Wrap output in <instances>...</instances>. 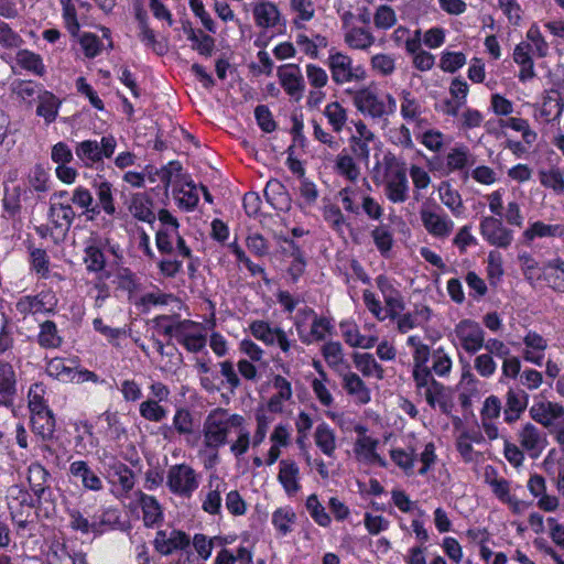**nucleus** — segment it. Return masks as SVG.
I'll list each match as a JSON object with an SVG mask.
<instances>
[{"mask_svg": "<svg viewBox=\"0 0 564 564\" xmlns=\"http://www.w3.org/2000/svg\"><path fill=\"white\" fill-rule=\"evenodd\" d=\"M32 431L43 440H51L55 432V417L52 410L31 414Z\"/></svg>", "mask_w": 564, "mask_h": 564, "instance_id": "37", "label": "nucleus"}, {"mask_svg": "<svg viewBox=\"0 0 564 564\" xmlns=\"http://www.w3.org/2000/svg\"><path fill=\"white\" fill-rule=\"evenodd\" d=\"M18 64L35 75L42 76L45 73V66L39 54H35L29 50H21L17 54Z\"/></svg>", "mask_w": 564, "mask_h": 564, "instance_id": "50", "label": "nucleus"}, {"mask_svg": "<svg viewBox=\"0 0 564 564\" xmlns=\"http://www.w3.org/2000/svg\"><path fill=\"white\" fill-rule=\"evenodd\" d=\"M338 375L343 378V387L348 394L356 395L362 404L370 401V391L357 373L348 369L341 370Z\"/></svg>", "mask_w": 564, "mask_h": 564, "instance_id": "30", "label": "nucleus"}, {"mask_svg": "<svg viewBox=\"0 0 564 564\" xmlns=\"http://www.w3.org/2000/svg\"><path fill=\"white\" fill-rule=\"evenodd\" d=\"M245 422L242 415L230 413L224 408H215L208 412L203 423L202 435L204 447L213 453L210 459H218L219 448L230 443L231 433Z\"/></svg>", "mask_w": 564, "mask_h": 564, "instance_id": "2", "label": "nucleus"}, {"mask_svg": "<svg viewBox=\"0 0 564 564\" xmlns=\"http://www.w3.org/2000/svg\"><path fill=\"white\" fill-rule=\"evenodd\" d=\"M412 377L419 393H423L429 405L434 408L443 397L445 387L436 381L430 367L413 368Z\"/></svg>", "mask_w": 564, "mask_h": 564, "instance_id": "13", "label": "nucleus"}, {"mask_svg": "<svg viewBox=\"0 0 564 564\" xmlns=\"http://www.w3.org/2000/svg\"><path fill=\"white\" fill-rule=\"evenodd\" d=\"M276 75L284 91L295 101H300L305 90V82L300 66L296 64L281 65Z\"/></svg>", "mask_w": 564, "mask_h": 564, "instance_id": "14", "label": "nucleus"}, {"mask_svg": "<svg viewBox=\"0 0 564 564\" xmlns=\"http://www.w3.org/2000/svg\"><path fill=\"white\" fill-rule=\"evenodd\" d=\"M327 66L333 82L337 85L365 79V70L360 66L354 67L351 57L341 52H330Z\"/></svg>", "mask_w": 564, "mask_h": 564, "instance_id": "6", "label": "nucleus"}, {"mask_svg": "<svg viewBox=\"0 0 564 564\" xmlns=\"http://www.w3.org/2000/svg\"><path fill=\"white\" fill-rule=\"evenodd\" d=\"M432 369L438 377L447 376L452 370V358L443 347H438L432 352Z\"/></svg>", "mask_w": 564, "mask_h": 564, "instance_id": "63", "label": "nucleus"}, {"mask_svg": "<svg viewBox=\"0 0 564 564\" xmlns=\"http://www.w3.org/2000/svg\"><path fill=\"white\" fill-rule=\"evenodd\" d=\"M384 194L393 204H401L409 198V181L404 164H389L384 173Z\"/></svg>", "mask_w": 564, "mask_h": 564, "instance_id": "5", "label": "nucleus"}, {"mask_svg": "<svg viewBox=\"0 0 564 564\" xmlns=\"http://www.w3.org/2000/svg\"><path fill=\"white\" fill-rule=\"evenodd\" d=\"M48 221L54 230V243L63 242L76 217L75 210L68 202H52L47 213Z\"/></svg>", "mask_w": 564, "mask_h": 564, "instance_id": "9", "label": "nucleus"}, {"mask_svg": "<svg viewBox=\"0 0 564 564\" xmlns=\"http://www.w3.org/2000/svg\"><path fill=\"white\" fill-rule=\"evenodd\" d=\"M117 149V139L112 134H106L100 140H84L75 145V155L84 167H98L105 159H110Z\"/></svg>", "mask_w": 564, "mask_h": 564, "instance_id": "3", "label": "nucleus"}, {"mask_svg": "<svg viewBox=\"0 0 564 564\" xmlns=\"http://www.w3.org/2000/svg\"><path fill=\"white\" fill-rule=\"evenodd\" d=\"M139 412L144 420L155 423L163 421L167 415V410L160 402L150 399L140 403Z\"/></svg>", "mask_w": 564, "mask_h": 564, "instance_id": "56", "label": "nucleus"}, {"mask_svg": "<svg viewBox=\"0 0 564 564\" xmlns=\"http://www.w3.org/2000/svg\"><path fill=\"white\" fill-rule=\"evenodd\" d=\"M303 312L306 315L313 317L310 334H302L301 324L299 322L295 323L300 340L303 344L311 345L313 341H322L326 338V334H330L333 332L334 326L330 319L327 317L317 316L315 311L308 307H306Z\"/></svg>", "mask_w": 564, "mask_h": 564, "instance_id": "19", "label": "nucleus"}, {"mask_svg": "<svg viewBox=\"0 0 564 564\" xmlns=\"http://www.w3.org/2000/svg\"><path fill=\"white\" fill-rule=\"evenodd\" d=\"M107 474L110 480L119 484L124 492L130 491L134 486V474L124 463L111 457L107 465Z\"/></svg>", "mask_w": 564, "mask_h": 564, "instance_id": "27", "label": "nucleus"}, {"mask_svg": "<svg viewBox=\"0 0 564 564\" xmlns=\"http://www.w3.org/2000/svg\"><path fill=\"white\" fill-rule=\"evenodd\" d=\"M57 303L55 295L51 292H41L36 295H25L15 303L17 311L23 315H35L39 313H51Z\"/></svg>", "mask_w": 564, "mask_h": 564, "instance_id": "15", "label": "nucleus"}, {"mask_svg": "<svg viewBox=\"0 0 564 564\" xmlns=\"http://www.w3.org/2000/svg\"><path fill=\"white\" fill-rule=\"evenodd\" d=\"M305 507L311 518L318 525L327 528L330 524V516L326 512L325 507L319 502L317 495H310L306 499Z\"/></svg>", "mask_w": 564, "mask_h": 564, "instance_id": "49", "label": "nucleus"}, {"mask_svg": "<svg viewBox=\"0 0 564 564\" xmlns=\"http://www.w3.org/2000/svg\"><path fill=\"white\" fill-rule=\"evenodd\" d=\"M447 173L462 171L475 164V158L466 145L451 149L445 158Z\"/></svg>", "mask_w": 564, "mask_h": 564, "instance_id": "34", "label": "nucleus"}, {"mask_svg": "<svg viewBox=\"0 0 564 564\" xmlns=\"http://www.w3.org/2000/svg\"><path fill=\"white\" fill-rule=\"evenodd\" d=\"M345 43L351 48L365 51L373 45L375 36L365 28L354 26L345 33Z\"/></svg>", "mask_w": 564, "mask_h": 564, "instance_id": "43", "label": "nucleus"}, {"mask_svg": "<svg viewBox=\"0 0 564 564\" xmlns=\"http://www.w3.org/2000/svg\"><path fill=\"white\" fill-rule=\"evenodd\" d=\"M278 480L288 496H295L301 489L297 464L290 459L280 460Z\"/></svg>", "mask_w": 564, "mask_h": 564, "instance_id": "24", "label": "nucleus"}, {"mask_svg": "<svg viewBox=\"0 0 564 564\" xmlns=\"http://www.w3.org/2000/svg\"><path fill=\"white\" fill-rule=\"evenodd\" d=\"M441 202L455 216H460L464 210L462 196L458 191L454 189L449 183L443 182L438 188Z\"/></svg>", "mask_w": 564, "mask_h": 564, "instance_id": "46", "label": "nucleus"}, {"mask_svg": "<svg viewBox=\"0 0 564 564\" xmlns=\"http://www.w3.org/2000/svg\"><path fill=\"white\" fill-rule=\"evenodd\" d=\"M420 216L425 230L431 236L445 239L453 232L454 221L440 206L424 207Z\"/></svg>", "mask_w": 564, "mask_h": 564, "instance_id": "11", "label": "nucleus"}, {"mask_svg": "<svg viewBox=\"0 0 564 564\" xmlns=\"http://www.w3.org/2000/svg\"><path fill=\"white\" fill-rule=\"evenodd\" d=\"M338 195L346 212L354 215L360 214V197L364 195L362 193L355 187L346 186L339 191Z\"/></svg>", "mask_w": 564, "mask_h": 564, "instance_id": "61", "label": "nucleus"}, {"mask_svg": "<svg viewBox=\"0 0 564 564\" xmlns=\"http://www.w3.org/2000/svg\"><path fill=\"white\" fill-rule=\"evenodd\" d=\"M93 189L97 197L96 204L104 209V213L107 216L115 217L117 215V207L112 184L109 181L99 177V180H94Z\"/></svg>", "mask_w": 564, "mask_h": 564, "instance_id": "26", "label": "nucleus"}, {"mask_svg": "<svg viewBox=\"0 0 564 564\" xmlns=\"http://www.w3.org/2000/svg\"><path fill=\"white\" fill-rule=\"evenodd\" d=\"M84 263L89 272H100L106 267V257L97 239H89L84 249Z\"/></svg>", "mask_w": 564, "mask_h": 564, "instance_id": "33", "label": "nucleus"}, {"mask_svg": "<svg viewBox=\"0 0 564 564\" xmlns=\"http://www.w3.org/2000/svg\"><path fill=\"white\" fill-rule=\"evenodd\" d=\"M564 110V98L558 90H551L543 98L540 115L546 121L556 120L562 116Z\"/></svg>", "mask_w": 564, "mask_h": 564, "instance_id": "39", "label": "nucleus"}, {"mask_svg": "<svg viewBox=\"0 0 564 564\" xmlns=\"http://www.w3.org/2000/svg\"><path fill=\"white\" fill-rule=\"evenodd\" d=\"M539 180L544 187L553 189L556 194L564 192V175L560 169L541 170Z\"/></svg>", "mask_w": 564, "mask_h": 564, "instance_id": "59", "label": "nucleus"}, {"mask_svg": "<svg viewBox=\"0 0 564 564\" xmlns=\"http://www.w3.org/2000/svg\"><path fill=\"white\" fill-rule=\"evenodd\" d=\"M37 344L45 349L61 347L63 338L58 334L56 324L53 321H45L40 324V332L36 337Z\"/></svg>", "mask_w": 564, "mask_h": 564, "instance_id": "40", "label": "nucleus"}, {"mask_svg": "<svg viewBox=\"0 0 564 564\" xmlns=\"http://www.w3.org/2000/svg\"><path fill=\"white\" fill-rule=\"evenodd\" d=\"M547 281L550 285L560 292H564V260L556 258L547 262Z\"/></svg>", "mask_w": 564, "mask_h": 564, "instance_id": "62", "label": "nucleus"}, {"mask_svg": "<svg viewBox=\"0 0 564 564\" xmlns=\"http://www.w3.org/2000/svg\"><path fill=\"white\" fill-rule=\"evenodd\" d=\"M30 260L32 269L41 276L46 279L50 273V258L44 249L31 248Z\"/></svg>", "mask_w": 564, "mask_h": 564, "instance_id": "64", "label": "nucleus"}, {"mask_svg": "<svg viewBox=\"0 0 564 564\" xmlns=\"http://www.w3.org/2000/svg\"><path fill=\"white\" fill-rule=\"evenodd\" d=\"M352 359L357 369L365 377L376 376L378 379L383 378V368L376 361L371 354L355 352Z\"/></svg>", "mask_w": 564, "mask_h": 564, "instance_id": "45", "label": "nucleus"}, {"mask_svg": "<svg viewBox=\"0 0 564 564\" xmlns=\"http://www.w3.org/2000/svg\"><path fill=\"white\" fill-rule=\"evenodd\" d=\"M253 17L259 28H274L280 21V11L273 2L262 1L254 6Z\"/></svg>", "mask_w": 564, "mask_h": 564, "instance_id": "32", "label": "nucleus"}, {"mask_svg": "<svg viewBox=\"0 0 564 564\" xmlns=\"http://www.w3.org/2000/svg\"><path fill=\"white\" fill-rule=\"evenodd\" d=\"M323 217L327 225L339 235L344 234L345 227H349L341 209L334 204L324 206Z\"/></svg>", "mask_w": 564, "mask_h": 564, "instance_id": "51", "label": "nucleus"}, {"mask_svg": "<svg viewBox=\"0 0 564 564\" xmlns=\"http://www.w3.org/2000/svg\"><path fill=\"white\" fill-rule=\"evenodd\" d=\"M340 327L341 329H344L343 336L345 338V341L351 347H361L365 349H369L372 348L377 341L376 337L367 338L364 335H361L356 325H347V328L345 329L346 324L341 323Z\"/></svg>", "mask_w": 564, "mask_h": 564, "instance_id": "48", "label": "nucleus"}, {"mask_svg": "<svg viewBox=\"0 0 564 564\" xmlns=\"http://www.w3.org/2000/svg\"><path fill=\"white\" fill-rule=\"evenodd\" d=\"M226 484L218 477L209 479L210 490L203 500L202 508L209 514H219L221 510V492L225 490Z\"/></svg>", "mask_w": 564, "mask_h": 564, "instance_id": "35", "label": "nucleus"}, {"mask_svg": "<svg viewBox=\"0 0 564 564\" xmlns=\"http://www.w3.org/2000/svg\"><path fill=\"white\" fill-rule=\"evenodd\" d=\"M314 440L316 446L328 457H333L336 451V436L334 430L325 422L317 425Z\"/></svg>", "mask_w": 564, "mask_h": 564, "instance_id": "41", "label": "nucleus"}, {"mask_svg": "<svg viewBox=\"0 0 564 564\" xmlns=\"http://www.w3.org/2000/svg\"><path fill=\"white\" fill-rule=\"evenodd\" d=\"M376 284L383 296L389 317L395 319L404 310L403 297L395 286V282L387 275L380 274L376 278Z\"/></svg>", "mask_w": 564, "mask_h": 564, "instance_id": "17", "label": "nucleus"}, {"mask_svg": "<svg viewBox=\"0 0 564 564\" xmlns=\"http://www.w3.org/2000/svg\"><path fill=\"white\" fill-rule=\"evenodd\" d=\"M249 328L253 337L268 346L274 345L275 333L280 330V327H271L268 322L260 319L253 321Z\"/></svg>", "mask_w": 564, "mask_h": 564, "instance_id": "57", "label": "nucleus"}, {"mask_svg": "<svg viewBox=\"0 0 564 564\" xmlns=\"http://www.w3.org/2000/svg\"><path fill=\"white\" fill-rule=\"evenodd\" d=\"M563 234L561 225H546L540 220L534 221L523 232V238L527 241H532L535 238L555 237Z\"/></svg>", "mask_w": 564, "mask_h": 564, "instance_id": "47", "label": "nucleus"}, {"mask_svg": "<svg viewBox=\"0 0 564 564\" xmlns=\"http://www.w3.org/2000/svg\"><path fill=\"white\" fill-rule=\"evenodd\" d=\"M389 110L384 101L379 98L377 93L369 88H362L354 93V104L359 111L369 115L372 118H381L395 108V100L391 95H387Z\"/></svg>", "mask_w": 564, "mask_h": 564, "instance_id": "8", "label": "nucleus"}, {"mask_svg": "<svg viewBox=\"0 0 564 564\" xmlns=\"http://www.w3.org/2000/svg\"><path fill=\"white\" fill-rule=\"evenodd\" d=\"M166 486L172 494L191 498L199 486V476L189 465L176 464L167 470Z\"/></svg>", "mask_w": 564, "mask_h": 564, "instance_id": "4", "label": "nucleus"}, {"mask_svg": "<svg viewBox=\"0 0 564 564\" xmlns=\"http://www.w3.org/2000/svg\"><path fill=\"white\" fill-rule=\"evenodd\" d=\"M486 482L491 487L495 496L505 502L510 495V482L505 478H497L496 471L492 467H488L485 473Z\"/></svg>", "mask_w": 564, "mask_h": 564, "instance_id": "52", "label": "nucleus"}, {"mask_svg": "<svg viewBox=\"0 0 564 564\" xmlns=\"http://www.w3.org/2000/svg\"><path fill=\"white\" fill-rule=\"evenodd\" d=\"M2 205L3 216L15 221L21 213L20 188L6 189Z\"/></svg>", "mask_w": 564, "mask_h": 564, "instance_id": "53", "label": "nucleus"}, {"mask_svg": "<svg viewBox=\"0 0 564 564\" xmlns=\"http://www.w3.org/2000/svg\"><path fill=\"white\" fill-rule=\"evenodd\" d=\"M45 371L50 377L63 382L74 381L76 378L75 367L68 365L64 358L56 357L47 361Z\"/></svg>", "mask_w": 564, "mask_h": 564, "instance_id": "42", "label": "nucleus"}, {"mask_svg": "<svg viewBox=\"0 0 564 564\" xmlns=\"http://www.w3.org/2000/svg\"><path fill=\"white\" fill-rule=\"evenodd\" d=\"M517 437L522 449L533 459L538 458L547 445L546 435L532 423H525L518 431Z\"/></svg>", "mask_w": 564, "mask_h": 564, "instance_id": "16", "label": "nucleus"}, {"mask_svg": "<svg viewBox=\"0 0 564 564\" xmlns=\"http://www.w3.org/2000/svg\"><path fill=\"white\" fill-rule=\"evenodd\" d=\"M17 391V377L12 365L0 361V406L12 408Z\"/></svg>", "mask_w": 564, "mask_h": 564, "instance_id": "23", "label": "nucleus"}, {"mask_svg": "<svg viewBox=\"0 0 564 564\" xmlns=\"http://www.w3.org/2000/svg\"><path fill=\"white\" fill-rule=\"evenodd\" d=\"M529 414L533 421L550 429L556 420L564 417V406L551 401H539L530 408Z\"/></svg>", "mask_w": 564, "mask_h": 564, "instance_id": "20", "label": "nucleus"}, {"mask_svg": "<svg viewBox=\"0 0 564 564\" xmlns=\"http://www.w3.org/2000/svg\"><path fill=\"white\" fill-rule=\"evenodd\" d=\"M173 430H176L178 436L185 437L191 444L189 437L194 434V417L192 412L184 406L176 408L172 419Z\"/></svg>", "mask_w": 564, "mask_h": 564, "instance_id": "38", "label": "nucleus"}, {"mask_svg": "<svg viewBox=\"0 0 564 564\" xmlns=\"http://www.w3.org/2000/svg\"><path fill=\"white\" fill-rule=\"evenodd\" d=\"M335 167L338 174L345 176L350 182L356 181L360 174L359 167L356 165L352 156L345 152H340L337 155Z\"/></svg>", "mask_w": 564, "mask_h": 564, "instance_id": "60", "label": "nucleus"}, {"mask_svg": "<svg viewBox=\"0 0 564 564\" xmlns=\"http://www.w3.org/2000/svg\"><path fill=\"white\" fill-rule=\"evenodd\" d=\"M189 544V536L178 530H172L169 534L165 531H159L154 540L155 550L163 555H170L177 550H185Z\"/></svg>", "mask_w": 564, "mask_h": 564, "instance_id": "21", "label": "nucleus"}, {"mask_svg": "<svg viewBox=\"0 0 564 564\" xmlns=\"http://www.w3.org/2000/svg\"><path fill=\"white\" fill-rule=\"evenodd\" d=\"M324 115L333 130L340 132L347 121L346 109L337 101L330 102L325 107Z\"/></svg>", "mask_w": 564, "mask_h": 564, "instance_id": "55", "label": "nucleus"}, {"mask_svg": "<svg viewBox=\"0 0 564 564\" xmlns=\"http://www.w3.org/2000/svg\"><path fill=\"white\" fill-rule=\"evenodd\" d=\"M69 473L80 479L83 486L88 490L99 491L102 489V481L99 476L84 460L73 462Z\"/></svg>", "mask_w": 564, "mask_h": 564, "instance_id": "29", "label": "nucleus"}, {"mask_svg": "<svg viewBox=\"0 0 564 564\" xmlns=\"http://www.w3.org/2000/svg\"><path fill=\"white\" fill-rule=\"evenodd\" d=\"M377 440L367 435H362L357 438L354 451L358 458L364 459L367 463L378 464L384 467L386 460L377 454Z\"/></svg>", "mask_w": 564, "mask_h": 564, "instance_id": "31", "label": "nucleus"}, {"mask_svg": "<svg viewBox=\"0 0 564 564\" xmlns=\"http://www.w3.org/2000/svg\"><path fill=\"white\" fill-rule=\"evenodd\" d=\"M296 514L290 508H279L272 514V524L280 534L286 535L292 531V524L295 522Z\"/></svg>", "mask_w": 564, "mask_h": 564, "instance_id": "54", "label": "nucleus"}, {"mask_svg": "<svg viewBox=\"0 0 564 564\" xmlns=\"http://www.w3.org/2000/svg\"><path fill=\"white\" fill-rule=\"evenodd\" d=\"M128 212L139 221L152 225L156 215L153 210V198L144 192H138L130 195L126 202Z\"/></svg>", "mask_w": 564, "mask_h": 564, "instance_id": "18", "label": "nucleus"}, {"mask_svg": "<svg viewBox=\"0 0 564 564\" xmlns=\"http://www.w3.org/2000/svg\"><path fill=\"white\" fill-rule=\"evenodd\" d=\"M322 355L327 365L337 373L350 367L345 361L343 346L339 341H327L322 347Z\"/></svg>", "mask_w": 564, "mask_h": 564, "instance_id": "36", "label": "nucleus"}, {"mask_svg": "<svg viewBox=\"0 0 564 564\" xmlns=\"http://www.w3.org/2000/svg\"><path fill=\"white\" fill-rule=\"evenodd\" d=\"M373 242L382 256H387L393 246V236L389 226H377L371 231Z\"/></svg>", "mask_w": 564, "mask_h": 564, "instance_id": "58", "label": "nucleus"}, {"mask_svg": "<svg viewBox=\"0 0 564 564\" xmlns=\"http://www.w3.org/2000/svg\"><path fill=\"white\" fill-rule=\"evenodd\" d=\"M267 202L276 210L288 212L291 209L292 199L286 187L278 180H270L264 188Z\"/></svg>", "mask_w": 564, "mask_h": 564, "instance_id": "25", "label": "nucleus"}, {"mask_svg": "<svg viewBox=\"0 0 564 564\" xmlns=\"http://www.w3.org/2000/svg\"><path fill=\"white\" fill-rule=\"evenodd\" d=\"M505 399V421L508 424H512L521 417L528 408L529 394L520 388H509Z\"/></svg>", "mask_w": 564, "mask_h": 564, "instance_id": "22", "label": "nucleus"}, {"mask_svg": "<svg viewBox=\"0 0 564 564\" xmlns=\"http://www.w3.org/2000/svg\"><path fill=\"white\" fill-rule=\"evenodd\" d=\"M479 231L484 240L490 246L507 249L513 241V230L506 227L502 218L495 216L482 217L479 224Z\"/></svg>", "mask_w": 564, "mask_h": 564, "instance_id": "10", "label": "nucleus"}, {"mask_svg": "<svg viewBox=\"0 0 564 564\" xmlns=\"http://www.w3.org/2000/svg\"><path fill=\"white\" fill-rule=\"evenodd\" d=\"M68 525L72 530L82 534L101 536L111 531H123L126 529L121 511L116 507H102L94 514L87 510L68 508Z\"/></svg>", "mask_w": 564, "mask_h": 564, "instance_id": "1", "label": "nucleus"}, {"mask_svg": "<svg viewBox=\"0 0 564 564\" xmlns=\"http://www.w3.org/2000/svg\"><path fill=\"white\" fill-rule=\"evenodd\" d=\"M139 503L143 512V522L147 527H152L162 520L161 506L153 496L141 492Z\"/></svg>", "mask_w": 564, "mask_h": 564, "instance_id": "44", "label": "nucleus"}, {"mask_svg": "<svg viewBox=\"0 0 564 564\" xmlns=\"http://www.w3.org/2000/svg\"><path fill=\"white\" fill-rule=\"evenodd\" d=\"M454 344L462 347L467 354L478 352L485 345V332L481 326L471 319L460 321L454 328Z\"/></svg>", "mask_w": 564, "mask_h": 564, "instance_id": "7", "label": "nucleus"}, {"mask_svg": "<svg viewBox=\"0 0 564 564\" xmlns=\"http://www.w3.org/2000/svg\"><path fill=\"white\" fill-rule=\"evenodd\" d=\"M50 480L51 474L41 464L34 463L29 466L28 481L37 505L54 503L55 497Z\"/></svg>", "mask_w": 564, "mask_h": 564, "instance_id": "12", "label": "nucleus"}, {"mask_svg": "<svg viewBox=\"0 0 564 564\" xmlns=\"http://www.w3.org/2000/svg\"><path fill=\"white\" fill-rule=\"evenodd\" d=\"M62 101L48 90H40L37 95L36 115L42 117L46 124L56 120Z\"/></svg>", "mask_w": 564, "mask_h": 564, "instance_id": "28", "label": "nucleus"}]
</instances>
